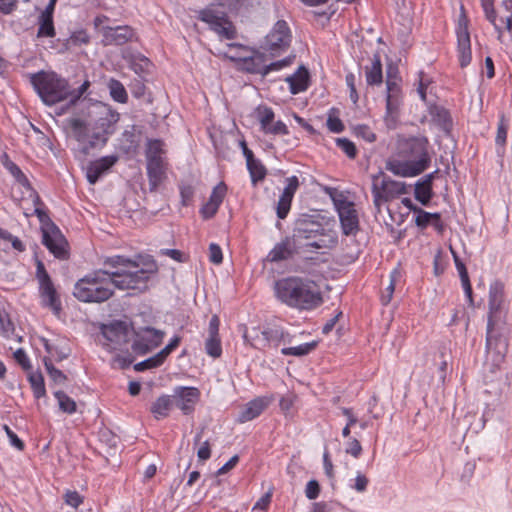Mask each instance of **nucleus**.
I'll return each instance as SVG.
<instances>
[{"label":"nucleus","mask_w":512,"mask_h":512,"mask_svg":"<svg viewBox=\"0 0 512 512\" xmlns=\"http://www.w3.org/2000/svg\"><path fill=\"white\" fill-rule=\"evenodd\" d=\"M14 359L22 367L23 370L27 371L31 369L30 359L24 349H17L14 352Z\"/></svg>","instance_id":"nucleus-62"},{"label":"nucleus","mask_w":512,"mask_h":512,"mask_svg":"<svg viewBox=\"0 0 512 512\" xmlns=\"http://www.w3.org/2000/svg\"><path fill=\"white\" fill-rule=\"evenodd\" d=\"M273 495V489L270 488L253 506L254 512H267Z\"/></svg>","instance_id":"nucleus-53"},{"label":"nucleus","mask_w":512,"mask_h":512,"mask_svg":"<svg viewBox=\"0 0 512 512\" xmlns=\"http://www.w3.org/2000/svg\"><path fill=\"white\" fill-rule=\"evenodd\" d=\"M373 203L378 211L382 204L392 201L407 193L406 185L403 182L393 180L389 177H374L372 184Z\"/></svg>","instance_id":"nucleus-11"},{"label":"nucleus","mask_w":512,"mask_h":512,"mask_svg":"<svg viewBox=\"0 0 512 512\" xmlns=\"http://www.w3.org/2000/svg\"><path fill=\"white\" fill-rule=\"evenodd\" d=\"M134 36V31L129 26H118L116 28H107L104 31V43L106 45H123L130 41Z\"/></svg>","instance_id":"nucleus-27"},{"label":"nucleus","mask_w":512,"mask_h":512,"mask_svg":"<svg viewBox=\"0 0 512 512\" xmlns=\"http://www.w3.org/2000/svg\"><path fill=\"white\" fill-rule=\"evenodd\" d=\"M254 113L260 125V130L264 134L273 136H286L289 134V129L283 121H275V113L271 107L259 105Z\"/></svg>","instance_id":"nucleus-16"},{"label":"nucleus","mask_w":512,"mask_h":512,"mask_svg":"<svg viewBox=\"0 0 512 512\" xmlns=\"http://www.w3.org/2000/svg\"><path fill=\"white\" fill-rule=\"evenodd\" d=\"M244 339L252 347L263 350L270 345L278 346L281 342H290V335L282 328L268 327L261 330L255 327L250 333L244 334Z\"/></svg>","instance_id":"nucleus-12"},{"label":"nucleus","mask_w":512,"mask_h":512,"mask_svg":"<svg viewBox=\"0 0 512 512\" xmlns=\"http://www.w3.org/2000/svg\"><path fill=\"white\" fill-rule=\"evenodd\" d=\"M434 174L435 172L426 175L423 180L418 181L415 185V199L424 206H427L433 197L432 181Z\"/></svg>","instance_id":"nucleus-31"},{"label":"nucleus","mask_w":512,"mask_h":512,"mask_svg":"<svg viewBox=\"0 0 512 512\" xmlns=\"http://www.w3.org/2000/svg\"><path fill=\"white\" fill-rule=\"evenodd\" d=\"M200 395L201 393L196 387H179L175 390V404L183 414L189 415L194 411Z\"/></svg>","instance_id":"nucleus-21"},{"label":"nucleus","mask_w":512,"mask_h":512,"mask_svg":"<svg viewBox=\"0 0 512 512\" xmlns=\"http://www.w3.org/2000/svg\"><path fill=\"white\" fill-rule=\"evenodd\" d=\"M199 19L208 24L210 29L222 39L232 40L236 38V29L226 13L212 8H206L199 12Z\"/></svg>","instance_id":"nucleus-14"},{"label":"nucleus","mask_w":512,"mask_h":512,"mask_svg":"<svg viewBox=\"0 0 512 512\" xmlns=\"http://www.w3.org/2000/svg\"><path fill=\"white\" fill-rule=\"evenodd\" d=\"M292 204L291 198H286L280 195L277 204V216L279 219H285L288 215Z\"/></svg>","instance_id":"nucleus-57"},{"label":"nucleus","mask_w":512,"mask_h":512,"mask_svg":"<svg viewBox=\"0 0 512 512\" xmlns=\"http://www.w3.org/2000/svg\"><path fill=\"white\" fill-rule=\"evenodd\" d=\"M401 80L388 75L386 80V114L385 121H395L402 100Z\"/></svg>","instance_id":"nucleus-17"},{"label":"nucleus","mask_w":512,"mask_h":512,"mask_svg":"<svg viewBox=\"0 0 512 512\" xmlns=\"http://www.w3.org/2000/svg\"><path fill=\"white\" fill-rule=\"evenodd\" d=\"M105 263L119 269L114 272L98 270L78 280L73 294L79 301L100 303L111 298L115 288L136 290L146 287L148 273L135 261L117 255Z\"/></svg>","instance_id":"nucleus-1"},{"label":"nucleus","mask_w":512,"mask_h":512,"mask_svg":"<svg viewBox=\"0 0 512 512\" xmlns=\"http://www.w3.org/2000/svg\"><path fill=\"white\" fill-rule=\"evenodd\" d=\"M44 366L46 368V371L49 375V377L56 383H63L66 380V375L59 369H57L53 363L51 362V359L44 358Z\"/></svg>","instance_id":"nucleus-48"},{"label":"nucleus","mask_w":512,"mask_h":512,"mask_svg":"<svg viewBox=\"0 0 512 512\" xmlns=\"http://www.w3.org/2000/svg\"><path fill=\"white\" fill-rule=\"evenodd\" d=\"M133 362V357L130 353H126L125 355L117 354L113 357L111 361L112 368L117 369H126Z\"/></svg>","instance_id":"nucleus-52"},{"label":"nucleus","mask_w":512,"mask_h":512,"mask_svg":"<svg viewBox=\"0 0 512 512\" xmlns=\"http://www.w3.org/2000/svg\"><path fill=\"white\" fill-rule=\"evenodd\" d=\"M168 163L159 165H146L150 192H156L167 178Z\"/></svg>","instance_id":"nucleus-29"},{"label":"nucleus","mask_w":512,"mask_h":512,"mask_svg":"<svg viewBox=\"0 0 512 512\" xmlns=\"http://www.w3.org/2000/svg\"><path fill=\"white\" fill-rule=\"evenodd\" d=\"M42 230V243L55 258L64 260L69 257V245L60 229L50 220L41 209L35 210Z\"/></svg>","instance_id":"nucleus-8"},{"label":"nucleus","mask_w":512,"mask_h":512,"mask_svg":"<svg viewBox=\"0 0 512 512\" xmlns=\"http://www.w3.org/2000/svg\"><path fill=\"white\" fill-rule=\"evenodd\" d=\"M164 142L160 139H149L146 143V165H159L168 163L165 157Z\"/></svg>","instance_id":"nucleus-26"},{"label":"nucleus","mask_w":512,"mask_h":512,"mask_svg":"<svg viewBox=\"0 0 512 512\" xmlns=\"http://www.w3.org/2000/svg\"><path fill=\"white\" fill-rule=\"evenodd\" d=\"M414 223L421 230H424L428 226H431L436 231V233L441 236L444 234L446 230V225L442 220L441 213L427 212L422 208L416 210V213L414 214Z\"/></svg>","instance_id":"nucleus-22"},{"label":"nucleus","mask_w":512,"mask_h":512,"mask_svg":"<svg viewBox=\"0 0 512 512\" xmlns=\"http://www.w3.org/2000/svg\"><path fill=\"white\" fill-rule=\"evenodd\" d=\"M402 282L403 271L399 266H397L391 271L389 285L385 288V291L381 295V303L383 305H388L390 303L397 285L401 284Z\"/></svg>","instance_id":"nucleus-35"},{"label":"nucleus","mask_w":512,"mask_h":512,"mask_svg":"<svg viewBox=\"0 0 512 512\" xmlns=\"http://www.w3.org/2000/svg\"><path fill=\"white\" fill-rule=\"evenodd\" d=\"M430 84H431L430 78L423 71H420L418 73V87H417V91H418V93L420 95V98L423 101L426 100L427 88H428V86Z\"/></svg>","instance_id":"nucleus-59"},{"label":"nucleus","mask_w":512,"mask_h":512,"mask_svg":"<svg viewBox=\"0 0 512 512\" xmlns=\"http://www.w3.org/2000/svg\"><path fill=\"white\" fill-rule=\"evenodd\" d=\"M70 41L75 45L88 44L90 42V36L86 30H78L71 34Z\"/></svg>","instance_id":"nucleus-63"},{"label":"nucleus","mask_w":512,"mask_h":512,"mask_svg":"<svg viewBox=\"0 0 512 512\" xmlns=\"http://www.w3.org/2000/svg\"><path fill=\"white\" fill-rule=\"evenodd\" d=\"M274 401V396H259L250 400L240 412L237 421L246 423L259 417Z\"/></svg>","instance_id":"nucleus-20"},{"label":"nucleus","mask_w":512,"mask_h":512,"mask_svg":"<svg viewBox=\"0 0 512 512\" xmlns=\"http://www.w3.org/2000/svg\"><path fill=\"white\" fill-rule=\"evenodd\" d=\"M291 31L286 21L279 20L265 38L264 49L272 57L286 51L291 43Z\"/></svg>","instance_id":"nucleus-15"},{"label":"nucleus","mask_w":512,"mask_h":512,"mask_svg":"<svg viewBox=\"0 0 512 512\" xmlns=\"http://www.w3.org/2000/svg\"><path fill=\"white\" fill-rule=\"evenodd\" d=\"M65 504L68 506L77 509L84 503V497L75 490H67L63 496Z\"/></svg>","instance_id":"nucleus-50"},{"label":"nucleus","mask_w":512,"mask_h":512,"mask_svg":"<svg viewBox=\"0 0 512 512\" xmlns=\"http://www.w3.org/2000/svg\"><path fill=\"white\" fill-rule=\"evenodd\" d=\"M54 396L58 401L60 410L68 414H73L76 412V402L71 397H69L64 391H56L54 393Z\"/></svg>","instance_id":"nucleus-43"},{"label":"nucleus","mask_w":512,"mask_h":512,"mask_svg":"<svg viewBox=\"0 0 512 512\" xmlns=\"http://www.w3.org/2000/svg\"><path fill=\"white\" fill-rule=\"evenodd\" d=\"M285 81L289 84L292 94H298L307 90L309 86V72L304 66H300L295 73L288 76Z\"/></svg>","instance_id":"nucleus-30"},{"label":"nucleus","mask_w":512,"mask_h":512,"mask_svg":"<svg viewBox=\"0 0 512 512\" xmlns=\"http://www.w3.org/2000/svg\"><path fill=\"white\" fill-rule=\"evenodd\" d=\"M362 446L357 438H350L346 443L345 452L354 458H359L362 454Z\"/></svg>","instance_id":"nucleus-60"},{"label":"nucleus","mask_w":512,"mask_h":512,"mask_svg":"<svg viewBox=\"0 0 512 512\" xmlns=\"http://www.w3.org/2000/svg\"><path fill=\"white\" fill-rule=\"evenodd\" d=\"M299 185H300V183H299L297 176L293 175L291 177H288L286 179V186H285L281 196L286 197V198H291L293 200L294 195L299 188Z\"/></svg>","instance_id":"nucleus-51"},{"label":"nucleus","mask_w":512,"mask_h":512,"mask_svg":"<svg viewBox=\"0 0 512 512\" xmlns=\"http://www.w3.org/2000/svg\"><path fill=\"white\" fill-rule=\"evenodd\" d=\"M36 279L39 284L38 292L41 305L51 309L55 315H59L62 310L60 295L41 260L36 262Z\"/></svg>","instance_id":"nucleus-9"},{"label":"nucleus","mask_w":512,"mask_h":512,"mask_svg":"<svg viewBox=\"0 0 512 512\" xmlns=\"http://www.w3.org/2000/svg\"><path fill=\"white\" fill-rule=\"evenodd\" d=\"M336 145L349 158L354 159L357 156V148L355 144L347 138H337Z\"/></svg>","instance_id":"nucleus-49"},{"label":"nucleus","mask_w":512,"mask_h":512,"mask_svg":"<svg viewBox=\"0 0 512 512\" xmlns=\"http://www.w3.org/2000/svg\"><path fill=\"white\" fill-rule=\"evenodd\" d=\"M117 119L114 115H107L97 119L91 128L82 119L75 118L70 120V128L73 137L81 144H84V150L87 152L98 145L104 146L110 135L115 131L114 124Z\"/></svg>","instance_id":"nucleus-4"},{"label":"nucleus","mask_w":512,"mask_h":512,"mask_svg":"<svg viewBox=\"0 0 512 512\" xmlns=\"http://www.w3.org/2000/svg\"><path fill=\"white\" fill-rule=\"evenodd\" d=\"M108 89L111 98L118 103L125 104L128 101V94L124 85L114 78H111L108 82Z\"/></svg>","instance_id":"nucleus-37"},{"label":"nucleus","mask_w":512,"mask_h":512,"mask_svg":"<svg viewBox=\"0 0 512 512\" xmlns=\"http://www.w3.org/2000/svg\"><path fill=\"white\" fill-rule=\"evenodd\" d=\"M219 206L211 202L209 199L201 206L199 213L203 220H209L213 218L218 210Z\"/></svg>","instance_id":"nucleus-54"},{"label":"nucleus","mask_w":512,"mask_h":512,"mask_svg":"<svg viewBox=\"0 0 512 512\" xmlns=\"http://www.w3.org/2000/svg\"><path fill=\"white\" fill-rule=\"evenodd\" d=\"M292 238L301 251L331 248L337 243V239L326 233L320 222L310 219H301L296 222Z\"/></svg>","instance_id":"nucleus-5"},{"label":"nucleus","mask_w":512,"mask_h":512,"mask_svg":"<svg viewBox=\"0 0 512 512\" xmlns=\"http://www.w3.org/2000/svg\"><path fill=\"white\" fill-rule=\"evenodd\" d=\"M4 167L10 172L15 180L23 186L29 185V181L17 164L11 161L7 155L3 160Z\"/></svg>","instance_id":"nucleus-44"},{"label":"nucleus","mask_w":512,"mask_h":512,"mask_svg":"<svg viewBox=\"0 0 512 512\" xmlns=\"http://www.w3.org/2000/svg\"><path fill=\"white\" fill-rule=\"evenodd\" d=\"M320 494V485L316 480H310L305 488V495L309 500L318 498Z\"/></svg>","instance_id":"nucleus-64"},{"label":"nucleus","mask_w":512,"mask_h":512,"mask_svg":"<svg viewBox=\"0 0 512 512\" xmlns=\"http://www.w3.org/2000/svg\"><path fill=\"white\" fill-rule=\"evenodd\" d=\"M103 348L108 352L127 351L130 340V327L124 321H113L101 326Z\"/></svg>","instance_id":"nucleus-10"},{"label":"nucleus","mask_w":512,"mask_h":512,"mask_svg":"<svg viewBox=\"0 0 512 512\" xmlns=\"http://www.w3.org/2000/svg\"><path fill=\"white\" fill-rule=\"evenodd\" d=\"M428 144V140L424 137L399 136L395 147V154L399 159H390L387 162V169L402 177H414L421 174L431 162Z\"/></svg>","instance_id":"nucleus-2"},{"label":"nucleus","mask_w":512,"mask_h":512,"mask_svg":"<svg viewBox=\"0 0 512 512\" xmlns=\"http://www.w3.org/2000/svg\"><path fill=\"white\" fill-rule=\"evenodd\" d=\"M227 191L228 186L225 182L221 181L212 189L208 199L220 207L227 195Z\"/></svg>","instance_id":"nucleus-47"},{"label":"nucleus","mask_w":512,"mask_h":512,"mask_svg":"<svg viewBox=\"0 0 512 512\" xmlns=\"http://www.w3.org/2000/svg\"><path fill=\"white\" fill-rule=\"evenodd\" d=\"M31 389L35 398L39 399L46 395L45 383L43 375L40 372H32L28 376Z\"/></svg>","instance_id":"nucleus-41"},{"label":"nucleus","mask_w":512,"mask_h":512,"mask_svg":"<svg viewBox=\"0 0 512 512\" xmlns=\"http://www.w3.org/2000/svg\"><path fill=\"white\" fill-rule=\"evenodd\" d=\"M431 121L442 131L449 133L453 126V121L449 110L442 106H432L430 108Z\"/></svg>","instance_id":"nucleus-32"},{"label":"nucleus","mask_w":512,"mask_h":512,"mask_svg":"<svg viewBox=\"0 0 512 512\" xmlns=\"http://www.w3.org/2000/svg\"><path fill=\"white\" fill-rule=\"evenodd\" d=\"M504 301V284L500 281H496L490 285L489 288V319H488V333L493 329V316L501 309Z\"/></svg>","instance_id":"nucleus-25"},{"label":"nucleus","mask_w":512,"mask_h":512,"mask_svg":"<svg viewBox=\"0 0 512 512\" xmlns=\"http://www.w3.org/2000/svg\"><path fill=\"white\" fill-rule=\"evenodd\" d=\"M301 251V248L293 240L287 237L280 243H277L268 254V260L271 262H280L291 258L294 254Z\"/></svg>","instance_id":"nucleus-24"},{"label":"nucleus","mask_w":512,"mask_h":512,"mask_svg":"<svg viewBox=\"0 0 512 512\" xmlns=\"http://www.w3.org/2000/svg\"><path fill=\"white\" fill-rule=\"evenodd\" d=\"M365 77L368 85H380L383 82L382 63L378 54L372 58L370 66L365 67Z\"/></svg>","instance_id":"nucleus-33"},{"label":"nucleus","mask_w":512,"mask_h":512,"mask_svg":"<svg viewBox=\"0 0 512 512\" xmlns=\"http://www.w3.org/2000/svg\"><path fill=\"white\" fill-rule=\"evenodd\" d=\"M118 161L117 155L103 156L89 163L86 169V177L90 184H95Z\"/></svg>","instance_id":"nucleus-23"},{"label":"nucleus","mask_w":512,"mask_h":512,"mask_svg":"<svg viewBox=\"0 0 512 512\" xmlns=\"http://www.w3.org/2000/svg\"><path fill=\"white\" fill-rule=\"evenodd\" d=\"M205 351L206 353L216 359L222 355V343L220 335H208L205 340Z\"/></svg>","instance_id":"nucleus-42"},{"label":"nucleus","mask_w":512,"mask_h":512,"mask_svg":"<svg viewBox=\"0 0 512 512\" xmlns=\"http://www.w3.org/2000/svg\"><path fill=\"white\" fill-rule=\"evenodd\" d=\"M30 82L46 105H55L71 95L68 82L55 72L40 71L30 76Z\"/></svg>","instance_id":"nucleus-6"},{"label":"nucleus","mask_w":512,"mask_h":512,"mask_svg":"<svg viewBox=\"0 0 512 512\" xmlns=\"http://www.w3.org/2000/svg\"><path fill=\"white\" fill-rule=\"evenodd\" d=\"M469 23L470 20L467 16L466 9L462 4L460 6V14L455 28L457 37V55L459 64L462 68L467 67L472 60Z\"/></svg>","instance_id":"nucleus-13"},{"label":"nucleus","mask_w":512,"mask_h":512,"mask_svg":"<svg viewBox=\"0 0 512 512\" xmlns=\"http://www.w3.org/2000/svg\"><path fill=\"white\" fill-rule=\"evenodd\" d=\"M338 215L343 234L355 236L359 231V218L354 203L349 201L340 202L338 205Z\"/></svg>","instance_id":"nucleus-18"},{"label":"nucleus","mask_w":512,"mask_h":512,"mask_svg":"<svg viewBox=\"0 0 512 512\" xmlns=\"http://www.w3.org/2000/svg\"><path fill=\"white\" fill-rule=\"evenodd\" d=\"M500 8L505 14L497 18V23L502 28V32L505 30L512 37V0H503Z\"/></svg>","instance_id":"nucleus-36"},{"label":"nucleus","mask_w":512,"mask_h":512,"mask_svg":"<svg viewBox=\"0 0 512 512\" xmlns=\"http://www.w3.org/2000/svg\"><path fill=\"white\" fill-rule=\"evenodd\" d=\"M223 55L226 59L235 62L242 70L262 76L290 66L295 58V56H288L282 60L267 64L265 54L259 52H253L251 55H230L229 53H224Z\"/></svg>","instance_id":"nucleus-7"},{"label":"nucleus","mask_w":512,"mask_h":512,"mask_svg":"<svg viewBox=\"0 0 512 512\" xmlns=\"http://www.w3.org/2000/svg\"><path fill=\"white\" fill-rule=\"evenodd\" d=\"M164 335L163 331L149 327L145 328L137 334V338L132 344V349L137 354L144 355L158 347L162 343Z\"/></svg>","instance_id":"nucleus-19"},{"label":"nucleus","mask_w":512,"mask_h":512,"mask_svg":"<svg viewBox=\"0 0 512 512\" xmlns=\"http://www.w3.org/2000/svg\"><path fill=\"white\" fill-rule=\"evenodd\" d=\"M317 346L318 342L312 341L294 347L282 348L281 353L285 356H305L315 350Z\"/></svg>","instance_id":"nucleus-39"},{"label":"nucleus","mask_w":512,"mask_h":512,"mask_svg":"<svg viewBox=\"0 0 512 512\" xmlns=\"http://www.w3.org/2000/svg\"><path fill=\"white\" fill-rule=\"evenodd\" d=\"M481 7L484 11L486 19L494 26L495 30L498 32V39L500 40L502 37V28L497 23V13L494 8V0H481Z\"/></svg>","instance_id":"nucleus-38"},{"label":"nucleus","mask_w":512,"mask_h":512,"mask_svg":"<svg viewBox=\"0 0 512 512\" xmlns=\"http://www.w3.org/2000/svg\"><path fill=\"white\" fill-rule=\"evenodd\" d=\"M246 166L253 186L265 179L267 169L260 160L255 158L253 151L246 152Z\"/></svg>","instance_id":"nucleus-28"},{"label":"nucleus","mask_w":512,"mask_h":512,"mask_svg":"<svg viewBox=\"0 0 512 512\" xmlns=\"http://www.w3.org/2000/svg\"><path fill=\"white\" fill-rule=\"evenodd\" d=\"M353 133L357 138H360L368 143H373L377 139L373 129L366 124L355 125L353 127Z\"/></svg>","instance_id":"nucleus-46"},{"label":"nucleus","mask_w":512,"mask_h":512,"mask_svg":"<svg viewBox=\"0 0 512 512\" xmlns=\"http://www.w3.org/2000/svg\"><path fill=\"white\" fill-rule=\"evenodd\" d=\"M56 35L53 18L39 16L38 18V38H53Z\"/></svg>","instance_id":"nucleus-40"},{"label":"nucleus","mask_w":512,"mask_h":512,"mask_svg":"<svg viewBox=\"0 0 512 512\" xmlns=\"http://www.w3.org/2000/svg\"><path fill=\"white\" fill-rule=\"evenodd\" d=\"M179 190H180L181 205L185 206V207L191 205L193 198H194V194H195L194 187L189 184L181 185L179 187Z\"/></svg>","instance_id":"nucleus-55"},{"label":"nucleus","mask_w":512,"mask_h":512,"mask_svg":"<svg viewBox=\"0 0 512 512\" xmlns=\"http://www.w3.org/2000/svg\"><path fill=\"white\" fill-rule=\"evenodd\" d=\"M165 362V359L162 357V355L158 352L154 356L141 361L134 365V369L137 372H142L149 369H154L157 367H160Z\"/></svg>","instance_id":"nucleus-45"},{"label":"nucleus","mask_w":512,"mask_h":512,"mask_svg":"<svg viewBox=\"0 0 512 512\" xmlns=\"http://www.w3.org/2000/svg\"><path fill=\"white\" fill-rule=\"evenodd\" d=\"M173 405L174 401L171 396L162 395L152 403L150 411L155 419H163L169 415Z\"/></svg>","instance_id":"nucleus-34"},{"label":"nucleus","mask_w":512,"mask_h":512,"mask_svg":"<svg viewBox=\"0 0 512 512\" xmlns=\"http://www.w3.org/2000/svg\"><path fill=\"white\" fill-rule=\"evenodd\" d=\"M447 263L443 257L442 251L438 250L433 259V273L436 277L441 276L445 269Z\"/></svg>","instance_id":"nucleus-56"},{"label":"nucleus","mask_w":512,"mask_h":512,"mask_svg":"<svg viewBox=\"0 0 512 512\" xmlns=\"http://www.w3.org/2000/svg\"><path fill=\"white\" fill-rule=\"evenodd\" d=\"M3 429L7 434L10 445L18 451H23L25 449V443L17 436V434L8 425H4Z\"/></svg>","instance_id":"nucleus-58"},{"label":"nucleus","mask_w":512,"mask_h":512,"mask_svg":"<svg viewBox=\"0 0 512 512\" xmlns=\"http://www.w3.org/2000/svg\"><path fill=\"white\" fill-rule=\"evenodd\" d=\"M276 298L290 308L311 311L323 303L319 286L312 280L299 277H284L275 282Z\"/></svg>","instance_id":"nucleus-3"},{"label":"nucleus","mask_w":512,"mask_h":512,"mask_svg":"<svg viewBox=\"0 0 512 512\" xmlns=\"http://www.w3.org/2000/svg\"><path fill=\"white\" fill-rule=\"evenodd\" d=\"M209 261L215 265H220L223 262L222 249L216 243L209 245Z\"/></svg>","instance_id":"nucleus-61"}]
</instances>
